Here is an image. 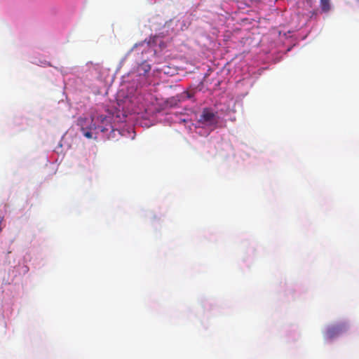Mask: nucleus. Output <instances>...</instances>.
Returning <instances> with one entry per match:
<instances>
[{
    "label": "nucleus",
    "instance_id": "7",
    "mask_svg": "<svg viewBox=\"0 0 359 359\" xmlns=\"http://www.w3.org/2000/svg\"><path fill=\"white\" fill-rule=\"evenodd\" d=\"M184 93L187 94V97L188 98H191L193 96V93H190L189 91H186V92H184Z\"/></svg>",
    "mask_w": 359,
    "mask_h": 359
},
{
    "label": "nucleus",
    "instance_id": "6",
    "mask_svg": "<svg viewBox=\"0 0 359 359\" xmlns=\"http://www.w3.org/2000/svg\"><path fill=\"white\" fill-rule=\"evenodd\" d=\"M320 7L323 12H328L330 10V0H320Z\"/></svg>",
    "mask_w": 359,
    "mask_h": 359
},
{
    "label": "nucleus",
    "instance_id": "3",
    "mask_svg": "<svg viewBox=\"0 0 359 359\" xmlns=\"http://www.w3.org/2000/svg\"><path fill=\"white\" fill-rule=\"evenodd\" d=\"M347 330V325L346 323H341L336 325H332L327 328L325 332V337L332 339L339 334L345 332Z\"/></svg>",
    "mask_w": 359,
    "mask_h": 359
},
{
    "label": "nucleus",
    "instance_id": "1",
    "mask_svg": "<svg viewBox=\"0 0 359 359\" xmlns=\"http://www.w3.org/2000/svg\"><path fill=\"white\" fill-rule=\"evenodd\" d=\"M77 125L80 127L84 137L88 139H97V135L100 130L95 123V116H91L90 118L79 117L77 119Z\"/></svg>",
    "mask_w": 359,
    "mask_h": 359
},
{
    "label": "nucleus",
    "instance_id": "2",
    "mask_svg": "<svg viewBox=\"0 0 359 359\" xmlns=\"http://www.w3.org/2000/svg\"><path fill=\"white\" fill-rule=\"evenodd\" d=\"M198 123L204 126L215 128L218 123L217 112L210 108H204L198 118Z\"/></svg>",
    "mask_w": 359,
    "mask_h": 359
},
{
    "label": "nucleus",
    "instance_id": "4",
    "mask_svg": "<svg viewBox=\"0 0 359 359\" xmlns=\"http://www.w3.org/2000/svg\"><path fill=\"white\" fill-rule=\"evenodd\" d=\"M111 118L110 116L105 115L95 116V123L102 133L108 131L111 128Z\"/></svg>",
    "mask_w": 359,
    "mask_h": 359
},
{
    "label": "nucleus",
    "instance_id": "5",
    "mask_svg": "<svg viewBox=\"0 0 359 359\" xmlns=\"http://www.w3.org/2000/svg\"><path fill=\"white\" fill-rule=\"evenodd\" d=\"M150 69H151V67L147 62H142L137 67V72H138L139 74H145L148 73L150 71Z\"/></svg>",
    "mask_w": 359,
    "mask_h": 359
}]
</instances>
